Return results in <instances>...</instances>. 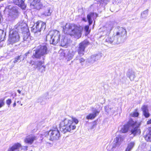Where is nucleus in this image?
<instances>
[{
    "mask_svg": "<svg viewBox=\"0 0 151 151\" xmlns=\"http://www.w3.org/2000/svg\"><path fill=\"white\" fill-rule=\"evenodd\" d=\"M4 0H0V2L1 1H4Z\"/></svg>",
    "mask_w": 151,
    "mask_h": 151,
    "instance_id": "54",
    "label": "nucleus"
},
{
    "mask_svg": "<svg viewBox=\"0 0 151 151\" xmlns=\"http://www.w3.org/2000/svg\"><path fill=\"white\" fill-rule=\"evenodd\" d=\"M18 28L20 29L22 33L24 35L23 39L24 41H27L29 37V33L28 32V29L27 24L24 22H19L18 25Z\"/></svg>",
    "mask_w": 151,
    "mask_h": 151,
    "instance_id": "9",
    "label": "nucleus"
},
{
    "mask_svg": "<svg viewBox=\"0 0 151 151\" xmlns=\"http://www.w3.org/2000/svg\"><path fill=\"white\" fill-rule=\"evenodd\" d=\"M135 144V143L134 142H131L128 144L127 147L132 150Z\"/></svg>",
    "mask_w": 151,
    "mask_h": 151,
    "instance_id": "33",
    "label": "nucleus"
},
{
    "mask_svg": "<svg viewBox=\"0 0 151 151\" xmlns=\"http://www.w3.org/2000/svg\"><path fill=\"white\" fill-rule=\"evenodd\" d=\"M66 59L68 61H69L71 60L75 55V52L73 51H68L66 52Z\"/></svg>",
    "mask_w": 151,
    "mask_h": 151,
    "instance_id": "24",
    "label": "nucleus"
},
{
    "mask_svg": "<svg viewBox=\"0 0 151 151\" xmlns=\"http://www.w3.org/2000/svg\"><path fill=\"white\" fill-rule=\"evenodd\" d=\"M139 113L137 112V111H135L133 113H132L130 114L131 116L134 117H137Z\"/></svg>",
    "mask_w": 151,
    "mask_h": 151,
    "instance_id": "34",
    "label": "nucleus"
},
{
    "mask_svg": "<svg viewBox=\"0 0 151 151\" xmlns=\"http://www.w3.org/2000/svg\"><path fill=\"white\" fill-rule=\"evenodd\" d=\"M36 29H32V32L34 33L35 37H40L41 35L40 32L36 31Z\"/></svg>",
    "mask_w": 151,
    "mask_h": 151,
    "instance_id": "29",
    "label": "nucleus"
},
{
    "mask_svg": "<svg viewBox=\"0 0 151 151\" xmlns=\"http://www.w3.org/2000/svg\"><path fill=\"white\" fill-rule=\"evenodd\" d=\"M16 103L15 102L14 103V104H13V106L14 107L16 106Z\"/></svg>",
    "mask_w": 151,
    "mask_h": 151,
    "instance_id": "50",
    "label": "nucleus"
},
{
    "mask_svg": "<svg viewBox=\"0 0 151 151\" xmlns=\"http://www.w3.org/2000/svg\"><path fill=\"white\" fill-rule=\"evenodd\" d=\"M31 151H32V150H31Z\"/></svg>",
    "mask_w": 151,
    "mask_h": 151,
    "instance_id": "59",
    "label": "nucleus"
},
{
    "mask_svg": "<svg viewBox=\"0 0 151 151\" xmlns=\"http://www.w3.org/2000/svg\"><path fill=\"white\" fill-rule=\"evenodd\" d=\"M143 113L145 116L146 118H148L150 116V114L149 113L148 110L143 112Z\"/></svg>",
    "mask_w": 151,
    "mask_h": 151,
    "instance_id": "38",
    "label": "nucleus"
},
{
    "mask_svg": "<svg viewBox=\"0 0 151 151\" xmlns=\"http://www.w3.org/2000/svg\"><path fill=\"white\" fill-rule=\"evenodd\" d=\"M4 99H1L0 100V108L4 105Z\"/></svg>",
    "mask_w": 151,
    "mask_h": 151,
    "instance_id": "41",
    "label": "nucleus"
},
{
    "mask_svg": "<svg viewBox=\"0 0 151 151\" xmlns=\"http://www.w3.org/2000/svg\"><path fill=\"white\" fill-rule=\"evenodd\" d=\"M22 105H23L22 104H21V106H22Z\"/></svg>",
    "mask_w": 151,
    "mask_h": 151,
    "instance_id": "56",
    "label": "nucleus"
},
{
    "mask_svg": "<svg viewBox=\"0 0 151 151\" xmlns=\"http://www.w3.org/2000/svg\"><path fill=\"white\" fill-rule=\"evenodd\" d=\"M97 16V14L94 13H90L87 15V19L89 25H91L92 23V19H94L96 18Z\"/></svg>",
    "mask_w": 151,
    "mask_h": 151,
    "instance_id": "22",
    "label": "nucleus"
},
{
    "mask_svg": "<svg viewBox=\"0 0 151 151\" xmlns=\"http://www.w3.org/2000/svg\"><path fill=\"white\" fill-rule=\"evenodd\" d=\"M36 26H34L32 29H36V31L41 32V30H43L46 27L45 24L41 21L37 22L36 24Z\"/></svg>",
    "mask_w": 151,
    "mask_h": 151,
    "instance_id": "14",
    "label": "nucleus"
},
{
    "mask_svg": "<svg viewBox=\"0 0 151 151\" xmlns=\"http://www.w3.org/2000/svg\"><path fill=\"white\" fill-rule=\"evenodd\" d=\"M117 151H119L118 149H117Z\"/></svg>",
    "mask_w": 151,
    "mask_h": 151,
    "instance_id": "55",
    "label": "nucleus"
},
{
    "mask_svg": "<svg viewBox=\"0 0 151 151\" xmlns=\"http://www.w3.org/2000/svg\"><path fill=\"white\" fill-rule=\"evenodd\" d=\"M66 40L65 39H64L63 40V41H61V44L63 45H66V44H67V42H65V43H64V41H65Z\"/></svg>",
    "mask_w": 151,
    "mask_h": 151,
    "instance_id": "46",
    "label": "nucleus"
},
{
    "mask_svg": "<svg viewBox=\"0 0 151 151\" xmlns=\"http://www.w3.org/2000/svg\"><path fill=\"white\" fill-rule=\"evenodd\" d=\"M30 53V51H29L28 52H27V53L25 54L24 55L25 56V57H24V58L23 59V60H24V58H25Z\"/></svg>",
    "mask_w": 151,
    "mask_h": 151,
    "instance_id": "45",
    "label": "nucleus"
},
{
    "mask_svg": "<svg viewBox=\"0 0 151 151\" xmlns=\"http://www.w3.org/2000/svg\"><path fill=\"white\" fill-rule=\"evenodd\" d=\"M148 10L147 9L144 11L141 14V17L143 18H146L148 15Z\"/></svg>",
    "mask_w": 151,
    "mask_h": 151,
    "instance_id": "30",
    "label": "nucleus"
},
{
    "mask_svg": "<svg viewBox=\"0 0 151 151\" xmlns=\"http://www.w3.org/2000/svg\"><path fill=\"white\" fill-rule=\"evenodd\" d=\"M12 103V101L11 99H9L6 101V103L8 105H10Z\"/></svg>",
    "mask_w": 151,
    "mask_h": 151,
    "instance_id": "43",
    "label": "nucleus"
},
{
    "mask_svg": "<svg viewBox=\"0 0 151 151\" xmlns=\"http://www.w3.org/2000/svg\"><path fill=\"white\" fill-rule=\"evenodd\" d=\"M37 139L36 137L34 135H29L27 136L24 139V142L30 144H32L35 140Z\"/></svg>",
    "mask_w": 151,
    "mask_h": 151,
    "instance_id": "18",
    "label": "nucleus"
},
{
    "mask_svg": "<svg viewBox=\"0 0 151 151\" xmlns=\"http://www.w3.org/2000/svg\"><path fill=\"white\" fill-rule=\"evenodd\" d=\"M63 31L66 33H68L71 36L78 39L81 36V29L75 24L66 23L63 27Z\"/></svg>",
    "mask_w": 151,
    "mask_h": 151,
    "instance_id": "2",
    "label": "nucleus"
},
{
    "mask_svg": "<svg viewBox=\"0 0 151 151\" xmlns=\"http://www.w3.org/2000/svg\"><path fill=\"white\" fill-rule=\"evenodd\" d=\"M44 135L51 141L58 140L60 137L59 132L57 128L51 130L48 132H46Z\"/></svg>",
    "mask_w": 151,
    "mask_h": 151,
    "instance_id": "6",
    "label": "nucleus"
},
{
    "mask_svg": "<svg viewBox=\"0 0 151 151\" xmlns=\"http://www.w3.org/2000/svg\"><path fill=\"white\" fill-rule=\"evenodd\" d=\"M9 37L10 41L12 43L18 41L20 38L19 34L16 31L10 32Z\"/></svg>",
    "mask_w": 151,
    "mask_h": 151,
    "instance_id": "11",
    "label": "nucleus"
},
{
    "mask_svg": "<svg viewBox=\"0 0 151 151\" xmlns=\"http://www.w3.org/2000/svg\"><path fill=\"white\" fill-rule=\"evenodd\" d=\"M21 55H20V56H18L14 58V60L13 61V63H16L17 62H20L21 60Z\"/></svg>",
    "mask_w": 151,
    "mask_h": 151,
    "instance_id": "32",
    "label": "nucleus"
},
{
    "mask_svg": "<svg viewBox=\"0 0 151 151\" xmlns=\"http://www.w3.org/2000/svg\"><path fill=\"white\" fill-rule=\"evenodd\" d=\"M9 1L17 5L23 9H25L26 7L24 1L22 0H10Z\"/></svg>",
    "mask_w": 151,
    "mask_h": 151,
    "instance_id": "17",
    "label": "nucleus"
},
{
    "mask_svg": "<svg viewBox=\"0 0 151 151\" xmlns=\"http://www.w3.org/2000/svg\"><path fill=\"white\" fill-rule=\"evenodd\" d=\"M17 91L19 93H21V92L19 90H18Z\"/></svg>",
    "mask_w": 151,
    "mask_h": 151,
    "instance_id": "52",
    "label": "nucleus"
},
{
    "mask_svg": "<svg viewBox=\"0 0 151 151\" xmlns=\"http://www.w3.org/2000/svg\"><path fill=\"white\" fill-rule=\"evenodd\" d=\"M113 0V1H116V0Z\"/></svg>",
    "mask_w": 151,
    "mask_h": 151,
    "instance_id": "58",
    "label": "nucleus"
},
{
    "mask_svg": "<svg viewBox=\"0 0 151 151\" xmlns=\"http://www.w3.org/2000/svg\"><path fill=\"white\" fill-rule=\"evenodd\" d=\"M147 124H151V119L150 120L148 121L147 122Z\"/></svg>",
    "mask_w": 151,
    "mask_h": 151,
    "instance_id": "48",
    "label": "nucleus"
},
{
    "mask_svg": "<svg viewBox=\"0 0 151 151\" xmlns=\"http://www.w3.org/2000/svg\"><path fill=\"white\" fill-rule=\"evenodd\" d=\"M127 77L129 78L131 81H134L136 77L135 72L131 69H129L128 70L127 73Z\"/></svg>",
    "mask_w": 151,
    "mask_h": 151,
    "instance_id": "21",
    "label": "nucleus"
},
{
    "mask_svg": "<svg viewBox=\"0 0 151 151\" xmlns=\"http://www.w3.org/2000/svg\"><path fill=\"white\" fill-rule=\"evenodd\" d=\"M27 148H28V147L27 146H24L23 147V149H25L26 150H27Z\"/></svg>",
    "mask_w": 151,
    "mask_h": 151,
    "instance_id": "49",
    "label": "nucleus"
},
{
    "mask_svg": "<svg viewBox=\"0 0 151 151\" xmlns=\"http://www.w3.org/2000/svg\"><path fill=\"white\" fill-rule=\"evenodd\" d=\"M66 52H63L60 53V56L61 59H62L64 57H66V55H65Z\"/></svg>",
    "mask_w": 151,
    "mask_h": 151,
    "instance_id": "37",
    "label": "nucleus"
},
{
    "mask_svg": "<svg viewBox=\"0 0 151 151\" xmlns=\"http://www.w3.org/2000/svg\"><path fill=\"white\" fill-rule=\"evenodd\" d=\"M43 63L42 62L40 61H37L35 62L32 65H34L35 66L34 67V68H38V69H41V68L42 65H43Z\"/></svg>",
    "mask_w": 151,
    "mask_h": 151,
    "instance_id": "25",
    "label": "nucleus"
},
{
    "mask_svg": "<svg viewBox=\"0 0 151 151\" xmlns=\"http://www.w3.org/2000/svg\"><path fill=\"white\" fill-rule=\"evenodd\" d=\"M89 29V27L87 25V26H85V29L86 32H88Z\"/></svg>",
    "mask_w": 151,
    "mask_h": 151,
    "instance_id": "44",
    "label": "nucleus"
},
{
    "mask_svg": "<svg viewBox=\"0 0 151 151\" xmlns=\"http://www.w3.org/2000/svg\"><path fill=\"white\" fill-rule=\"evenodd\" d=\"M60 131L64 134L75 129L76 126L72 121L65 118L60 123Z\"/></svg>",
    "mask_w": 151,
    "mask_h": 151,
    "instance_id": "3",
    "label": "nucleus"
},
{
    "mask_svg": "<svg viewBox=\"0 0 151 151\" xmlns=\"http://www.w3.org/2000/svg\"><path fill=\"white\" fill-rule=\"evenodd\" d=\"M92 114H90L87 116L86 119H94L100 112V111L93 107L91 108Z\"/></svg>",
    "mask_w": 151,
    "mask_h": 151,
    "instance_id": "16",
    "label": "nucleus"
},
{
    "mask_svg": "<svg viewBox=\"0 0 151 151\" xmlns=\"http://www.w3.org/2000/svg\"><path fill=\"white\" fill-rule=\"evenodd\" d=\"M123 140V138L121 136L119 135L117 136L114 139L113 142V145L112 148V150L113 151L114 150V149L118 147Z\"/></svg>",
    "mask_w": 151,
    "mask_h": 151,
    "instance_id": "13",
    "label": "nucleus"
},
{
    "mask_svg": "<svg viewBox=\"0 0 151 151\" xmlns=\"http://www.w3.org/2000/svg\"><path fill=\"white\" fill-rule=\"evenodd\" d=\"M140 123L137 122L136 121H134L130 119L127 124L121 128L120 132L125 133L127 132L129 129H131L132 134L134 135L140 134L141 131L139 129Z\"/></svg>",
    "mask_w": 151,
    "mask_h": 151,
    "instance_id": "1",
    "label": "nucleus"
},
{
    "mask_svg": "<svg viewBox=\"0 0 151 151\" xmlns=\"http://www.w3.org/2000/svg\"><path fill=\"white\" fill-rule=\"evenodd\" d=\"M105 39L106 42L109 43H111L114 42V44H117L115 43V40L116 38H115L114 34L112 36L108 35L106 36Z\"/></svg>",
    "mask_w": 151,
    "mask_h": 151,
    "instance_id": "23",
    "label": "nucleus"
},
{
    "mask_svg": "<svg viewBox=\"0 0 151 151\" xmlns=\"http://www.w3.org/2000/svg\"><path fill=\"white\" fill-rule=\"evenodd\" d=\"M52 10L49 7H48L45 9V11L42 13V15L45 16H50L51 15Z\"/></svg>",
    "mask_w": 151,
    "mask_h": 151,
    "instance_id": "26",
    "label": "nucleus"
},
{
    "mask_svg": "<svg viewBox=\"0 0 151 151\" xmlns=\"http://www.w3.org/2000/svg\"><path fill=\"white\" fill-rule=\"evenodd\" d=\"M132 149L129 148H128V147H127V148H126L125 151H130Z\"/></svg>",
    "mask_w": 151,
    "mask_h": 151,
    "instance_id": "47",
    "label": "nucleus"
},
{
    "mask_svg": "<svg viewBox=\"0 0 151 151\" xmlns=\"http://www.w3.org/2000/svg\"><path fill=\"white\" fill-rule=\"evenodd\" d=\"M98 2L104 5H106L108 2V0H96Z\"/></svg>",
    "mask_w": 151,
    "mask_h": 151,
    "instance_id": "31",
    "label": "nucleus"
},
{
    "mask_svg": "<svg viewBox=\"0 0 151 151\" xmlns=\"http://www.w3.org/2000/svg\"><path fill=\"white\" fill-rule=\"evenodd\" d=\"M76 58L77 60L79 59L80 62L81 64L82 65V63L84 62L85 61V60L83 58H81L79 59L78 57H77Z\"/></svg>",
    "mask_w": 151,
    "mask_h": 151,
    "instance_id": "42",
    "label": "nucleus"
},
{
    "mask_svg": "<svg viewBox=\"0 0 151 151\" xmlns=\"http://www.w3.org/2000/svg\"><path fill=\"white\" fill-rule=\"evenodd\" d=\"M17 103H19V104H20V101H17Z\"/></svg>",
    "mask_w": 151,
    "mask_h": 151,
    "instance_id": "53",
    "label": "nucleus"
},
{
    "mask_svg": "<svg viewBox=\"0 0 151 151\" xmlns=\"http://www.w3.org/2000/svg\"><path fill=\"white\" fill-rule=\"evenodd\" d=\"M127 32L126 29L122 27L118 28L115 35V43L117 44L124 42L126 40Z\"/></svg>",
    "mask_w": 151,
    "mask_h": 151,
    "instance_id": "4",
    "label": "nucleus"
},
{
    "mask_svg": "<svg viewBox=\"0 0 151 151\" xmlns=\"http://www.w3.org/2000/svg\"><path fill=\"white\" fill-rule=\"evenodd\" d=\"M60 32L57 30H54L50 32L49 35L47 37H50V43L55 45L60 41Z\"/></svg>",
    "mask_w": 151,
    "mask_h": 151,
    "instance_id": "8",
    "label": "nucleus"
},
{
    "mask_svg": "<svg viewBox=\"0 0 151 151\" xmlns=\"http://www.w3.org/2000/svg\"><path fill=\"white\" fill-rule=\"evenodd\" d=\"M22 150L20 144L17 143L14 144L12 147H9L8 151H19Z\"/></svg>",
    "mask_w": 151,
    "mask_h": 151,
    "instance_id": "19",
    "label": "nucleus"
},
{
    "mask_svg": "<svg viewBox=\"0 0 151 151\" xmlns=\"http://www.w3.org/2000/svg\"><path fill=\"white\" fill-rule=\"evenodd\" d=\"M4 36V32L3 31L0 29V41L2 40L1 39Z\"/></svg>",
    "mask_w": 151,
    "mask_h": 151,
    "instance_id": "35",
    "label": "nucleus"
},
{
    "mask_svg": "<svg viewBox=\"0 0 151 151\" xmlns=\"http://www.w3.org/2000/svg\"><path fill=\"white\" fill-rule=\"evenodd\" d=\"M114 27L113 24L112 23L110 22L107 23L102 29L106 35L109 34L111 31Z\"/></svg>",
    "mask_w": 151,
    "mask_h": 151,
    "instance_id": "15",
    "label": "nucleus"
},
{
    "mask_svg": "<svg viewBox=\"0 0 151 151\" xmlns=\"http://www.w3.org/2000/svg\"><path fill=\"white\" fill-rule=\"evenodd\" d=\"M104 108L106 111L108 113L110 112V111H111L110 112L111 114H113L115 113V112L116 110L115 109H114L113 108L111 109V108L109 107L108 106H105Z\"/></svg>",
    "mask_w": 151,
    "mask_h": 151,
    "instance_id": "27",
    "label": "nucleus"
},
{
    "mask_svg": "<svg viewBox=\"0 0 151 151\" xmlns=\"http://www.w3.org/2000/svg\"><path fill=\"white\" fill-rule=\"evenodd\" d=\"M89 44V43L87 40H84L79 44L77 51L80 56L84 55L85 48Z\"/></svg>",
    "mask_w": 151,
    "mask_h": 151,
    "instance_id": "10",
    "label": "nucleus"
},
{
    "mask_svg": "<svg viewBox=\"0 0 151 151\" xmlns=\"http://www.w3.org/2000/svg\"><path fill=\"white\" fill-rule=\"evenodd\" d=\"M48 53V51L46 45L40 46L38 47L37 50L33 51V56L36 58H40Z\"/></svg>",
    "mask_w": 151,
    "mask_h": 151,
    "instance_id": "7",
    "label": "nucleus"
},
{
    "mask_svg": "<svg viewBox=\"0 0 151 151\" xmlns=\"http://www.w3.org/2000/svg\"><path fill=\"white\" fill-rule=\"evenodd\" d=\"M110 10H111V9ZM111 11L112 12H113V11H112L111 10Z\"/></svg>",
    "mask_w": 151,
    "mask_h": 151,
    "instance_id": "57",
    "label": "nucleus"
},
{
    "mask_svg": "<svg viewBox=\"0 0 151 151\" xmlns=\"http://www.w3.org/2000/svg\"><path fill=\"white\" fill-rule=\"evenodd\" d=\"M70 120L71 121H72L73 122H74L76 124H77L78 122V120L75 118L72 117V119Z\"/></svg>",
    "mask_w": 151,
    "mask_h": 151,
    "instance_id": "40",
    "label": "nucleus"
},
{
    "mask_svg": "<svg viewBox=\"0 0 151 151\" xmlns=\"http://www.w3.org/2000/svg\"><path fill=\"white\" fill-rule=\"evenodd\" d=\"M83 20L85 22H86V19L85 18H83Z\"/></svg>",
    "mask_w": 151,
    "mask_h": 151,
    "instance_id": "51",
    "label": "nucleus"
},
{
    "mask_svg": "<svg viewBox=\"0 0 151 151\" xmlns=\"http://www.w3.org/2000/svg\"><path fill=\"white\" fill-rule=\"evenodd\" d=\"M145 139L147 142H151V127L149 129L148 134L145 136Z\"/></svg>",
    "mask_w": 151,
    "mask_h": 151,
    "instance_id": "28",
    "label": "nucleus"
},
{
    "mask_svg": "<svg viewBox=\"0 0 151 151\" xmlns=\"http://www.w3.org/2000/svg\"><path fill=\"white\" fill-rule=\"evenodd\" d=\"M5 12H8L9 14L8 19L9 21H12L17 17L19 13L15 7H12L10 5L7 6L5 10Z\"/></svg>",
    "mask_w": 151,
    "mask_h": 151,
    "instance_id": "5",
    "label": "nucleus"
},
{
    "mask_svg": "<svg viewBox=\"0 0 151 151\" xmlns=\"http://www.w3.org/2000/svg\"><path fill=\"white\" fill-rule=\"evenodd\" d=\"M32 7L39 10L42 8L43 5L40 0H28Z\"/></svg>",
    "mask_w": 151,
    "mask_h": 151,
    "instance_id": "12",
    "label": "nucleus"
},
{
    "mask_svg": "<svg viewBox=\"0 0 151 151\" xmlns=\"http://www.w3.org/2000/svg\"><path fill=\"white\" fill-rule=\"evenodd\" d=\"M100 58L101 56L100 55H91L87 59V60L88 63H93Z\"/></svg>",
    "mask_w": 151,
    "mask_h": 151,
    "instance_id": "20",
    "label": "nucleus"
},
{
    "mask_svg": "<svg viewBox=\"0 0 151 151\" xmlns=\"http://www.w3.org/2000/svg\"><path fill=\"white\" fill-rule=\"evenodd\" d=\"M45 65H42L41 68L40 69H39L38 70L41 73H43L45 71Z\"/></svg>",
    "mask_w": 151,
    "mask_h": 151,
    "instance_id": "39",
    "label": "nucleus"
},
{
    "mask_svg": "<svg viewBox=\"0 0 151 151\" xmlns=\"http://www.w3.org/2000/svg\"><path fill=\"white\" fill-rule=\"evenodd\" d=\"M141 109L143 112L148 110L147 106L146 105H143Z\"/></svg>",
    "mask_w": 151,
    "mask_h": 151,
    "instance_id": "36",
    "label": "nucleus"
}]
</instances>
